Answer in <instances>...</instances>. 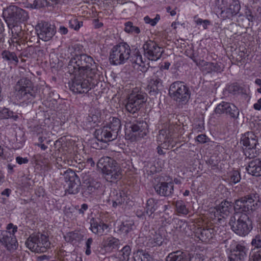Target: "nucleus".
Segmentation results:
<instances>
[{"label": "nucleus", "mask_w": 261, "mask_h": 261, "mask_svg": "<svg viewBox=\"0 0 261 261\" xmlns=\"http://www.w3.org/2000/svg\"><path fill=\"white\" fill-rule=\"evenodd\" d=\"M160 19V16L157 14L155 17L153 19L150 18L149 16H145L144 20L146 23L150 24L151 26H154Z\"/></svg>", "instance_id": "603ef678"}, {"label": "nucleus", "mask_w": 261, "mask_h": 261, "mask_svg": "<svg viewBox=\"0 0 261 261\" xmlns=\"http://www.w3.org/2000/svg\"><path fill=\"white\" fill-rule=\"evenodd\" d=\"M200 51L203 52L202 49L198 50L197 54L195 53L194 51L193 50L189 56V57L193 61L194 63H196V65L197 66L199 65V63H200L201 60H203L201 59L200 58H199V54H201Z\"/></svg>", "instance_id": "8fccbe9b"}, {"label": "nucleus", "mask_w": 261, "mask_h": 261, "mask_svg": "<svg viewBox=\"0 0 261 261\" xmlns=\"http://www.w3.org/2000/svg\"><path fill=\"white\" fill-rule=\"evenodd\" d=\"M148 124L143 120L136 121L130 123L129 128V139L131 141H137L144 138L147 134Z\"/></svg>", "instance_id": "2eb2a0df"}, {"label": "nucleus", "mask_w": 261, "mask_h": 261, "mask_svg": "<svg viewBox=\"0 0 261 261\" xmlns=\"http://www.w3.org/2000/svg\"><path fill=\"white\" fill-rule=\"evenodd\" d=\"M214 113L219 115L226 114L233 119L238 118L239 115V110L236 106L225 101H222L217 105Z\"/></svg>", "instance_id": "6ab92c4d"}, {"label": "nucleus", "mask_w": 261, "mask_h": 261, "mask_svg": "<svg viewBox=\"0 0 261 261\" xmlns=\"http://www.w3.org/2000/svg\"><path fill=\"white\" fill-rule=\"evenodd\" d=\"M260 206L259 195L252 189L245 196L234 201L233 208L235 212L250 214Z\"/></svg>", "instance_id": "f03ea898"}, {"label": "nucleus", "mask_w": 261, "mask_h": 261, "mask_svg": "<svg viewBox=\"0 0 261 261\" xmlns=\"http://www.w3.org/2000/svg\"><path fill=\"white\" fill-rule=\"evenodd\" d=\"M148 87L150 95L155 96L162 89V80L159 77L154 76L150 80Z\"/></svg>", "instance_id": "bb28decb"}, {"label": "nucleus", "mask_w": 261, "mask_h": 261, "mask_svg": "<svg viewBox=\"0 0 261 261\" xmlns=\"http://www.w3.org/2000/svg\"><path fill=\"white\" fill-rule=\"evenodd\" d=\"M255 84H256L257 85L260 86V88H258L257 89V91L259 93H261V79H256L255 81Z\"/></svg>", "instance_id": "774afa93"}, {"label": "nucleus", "mask_w": 261, "mask_h": 261, "mask_svg": "<svg viewBox=\"0 0 261 261\" xmlns=\"http://www.w3.org/2000/svg\"><path fill=\"white\" fill-rule=\"evenodd\" d=\"M83 237V236L77 231L69 232L65 236V240L71 243H73L74 241H80Z\"/></svg>", "instance_id": "a19ab883"}, {"label": "nucleus", "mask_w": 261, "mask_h": 261, "mask_svg": "<svg viewBox=\"0 0 261 261\" xmlns=\"http://www.w3.org/2000/svg\"><path fill=\"white\" fill-rule=\"evenodd\" d=\"M9 30H11L12 37L11 40L12 43L19 44V40L21 39L23 35L21 27L18 23L7 22Z\"/></svg>", "instance_id": "b1692460"}, {"label": "nucleus", "mask_w": 261, "mask_h": 261, "mask_svg": "<svg viewBox=\"0 0 261 261\" xmlns=\"http://www.w3.org/2000/svg\"><path fill=\"white\" fill-rule=\"evenodd\" d=\"M169 95L170 97L179 105H186L191 97L189 88L180 81L172 83L169 87Z\"/></svg>", "instance_id": "6e6552de"}, {"label": "nucleus", "mask_w": 261, "mask_h": 261, "mask_svg": "<svg viewBox=\"0 0 261 261\" xmlns=\"http://www.w3.org/2000/svg\"><path fill=\"white\" fill-rule=\"evenodd\" d=\"M207 137L205 135L201 134L199 135L197 138L196 140L200 143H204L207 141Z\"/></svg>", "instance_id": "052dcab7"}, {"label": "nucleus", "mask_w": 261, "mask_h": 261, "mask_svg": "<svg viewBox=\"0 0 261 261\" xmlns=\"http://www.w3.org/2000/svg\"><path fill=\"white\" fill-rule=\"evenodd\" d=\"M222 2L226 5V7L221 11L223 17L231 18L239 13L241 6L238 0H223Z\"/></svg>", "instance_id": "aec40b11"}, {"label": "nucleus", "mask_w": 261, "mask_h": 261, "mask_svg": "<svg viewBox=\"0 0 261 261\" xmlns=\"http://www.w3.org/2000/svg\"><path fill=\"white\" fill-rule=\"evenodd\" d=\"M157 201L153 198H149L147 201L146 213L150 216L157 209Z\"/></svg>", "instance_id": "ea45409f"}, {"label": "nucleus", "mask_w": 261, "mask_h": 261, "mask_svg": "<svg viewBox=\"0 0 261 261\" xmlns=\"http://www.w3.org/2000/svg\"><path fill=\"white\" fill-rule=\"evenodd\" d=\"M253 108L256 110H260L261 109V98H259L257 102L254 104Z\"/></svg>", "instance_id": "338daca9"}, {"label": "nucleus", "mask_w": 261, "mask_h": 261, "mask_svg": "<svg viewBox=\"0 0 261 261\" xmlns=\"http://www.w3.org/2000/svg\"><path fill=\"white\" fill-rule=\"evenodd\" d=\"M137 47L132 46L131 50L130 46L125 42H121L115 45L112 48L110 55V60L114 65L124 64L130 58L132 62L133 49Z\"/></svg>", "instance_id": "0eeeda50"}, {"label": "nucleus", "mask_w": 261, "mask_h": 261, "mask_svg": "<svg viewBox=\"0 0 261 261\" xmlns=\"http://www.w3.org/2000/svg\"><path fill=\"white\" fill-rule=\"evenodd\" d=\"M38 38L44 41L50 40L56 33V27L46 21H41L35 27Z\"/></svg>", "instance_id": "dca6fc26"}, {"label": "nucleus", "mask_w": 261, "mask_h": 261, "mask_svg": "<svg viewBox=\"0 0 261 261\" xmlns=\"http://www.w3.org/2000/svg\"><path fill=\"white\" fill-rule=\"evenodd\" d=\"M33 5L37 9L47 6L46 0H35Z\"/></svg>", "instance_id": "6e6d98bb"}, {"label": "nucleus", "mask_w": 261, "mask_h": 261, "mask_svg": "<svg viewBox=\"0 0 261 261\" xmlns=\"http://www.w3.org/2000/svg\"><path fill=\"white\" fill-rule=\"evenodd\" d=\"M6 16V22L18 23L26 21L28 18V13L16 6H10L4 12Z\"/></svg>", "instance_id": "f8f14e48"}, {"label": "nucleus", "mask_w": 261, "mask_h": 261, "mask_svg": "<svg viewBox=\"0 0 261 261\" xmlns=\"http://www.w3.org/2000/svg\"><path fill=\"white\" fill-rule=\"evenodd\" d=\"M131 253V248L129 246L125 245L119 252L118 257L120 261H128Z\"/></svg>", "instance_id": "4c0bfd02"}, {"label": "nucleus", "mask_w": 261, "mask_h": 261, "mask_svg": "<svg viewBox=\"0 0 261 261\" xmlns=\"http://www.w3.org/2000/svg\"><path fill=\"white\" fill-rule=\"evenodd\" d=\"M15 95L22 105L31 103L35 97L31 81L27 78L19 80L15 86Z\"/></svg>", "instance_id": "423d86ee"}, {"label": "nucleus", "mask_w": 261, "mask_h": 261, "mask_svg": "<svg viewBox=\"0 0 261 261\" xmlns=\"http://www.w3.org/2000/svg\"><path fill=\"white\" fill-rule=\"evenodd\" d=\"M126 199V196L123 191H120L117 193L112 199L113 207L116 208L117 206L122 205L124 203Z\"/></svg>", "instance_id": "e433bc0d"}, {"label": "nucleus", "mask_w": 261, "mask_h": 261, "mask_svg": "<svg viewBox=\"0 0 261 261\" xmlns=\"http://www.w3.org/2000/svg\"><path fill=\"white\" fill-rule=\"evenodd\" d=\"M1 57L4 62L8 65H17L19 60L16 54L14 51L5 49L1 53Z\"/></svg>", "instance_id": "cd10ccee"}, {"label": "nucleus", "mask_w": 261, "mask_h": 261, "mask_svg": "<svg viewBox=\"0 0 261 261\" xmlns=\"http://www.w3.org/2000/svg\"><path fill=\"white\" fill-rule=\"evenodd\" d=\"M166 261H188V258L185 253L177 251L169 253Z\"/></svg>", "instance_id": "72a5a7b5"}, {"label": "nucleus", "mask_w": 261, "mask_h": 261, "mask_svg": "<svg viewBox=\"0 0 261 261\" xmlns=\"http://www.w3.org/2000/svg\"><path fill=\"white\" fill-rule=\"evenodd\" d=\"M88 208V205L86 203L82 204L81 208L79 209V213L82 215H84L85 212Z\"/></svg>", "instance_id": "0e129e2a"}, {"label": "nucleus", "mask_w": 261, "mask_h": 261, "mask_svg": "<svg viewBox=\"0 0 261 261\" xmlns=\"http://www.w3.org/2000/svg\"><path fill=\"white\" fill-rule=\"evenodd\" d=\"M241 142L246 147L244 152L247 157L253 158L258 153L260 146L258 143V138L253 132L245 133L241 138Z\"/></svg>", "instance_id": "9d476101"}, {"label": "nucleus", "mask_w": 261, "mask_h": 261, "mask_svg": "<svg viewBox=\"0 0 261 261\" xmlns=\"http://www.w3.org/2000/svg\"><path fill=\"white\" fill-rule=\"evenodd\" d=\"M16 162L20 165L22 164H27L29 162V160L27 159V158H22L20 156H17L16 158Z\"/></svg>", "instance_id": "680f3d73"}, {"label": "nucleus", "mask_w": 261, "mask_h": 261, "mask_svg": "<svg viewBox=\"0 0 261 261\" xmlns=\"http://www.w3.org/2000/svg\"><path fill=\"white\" fill-rule=\"evenodd\" d=\"M100 184L95 181H90L83 186L82 194L85 197H88L99 187Z\"/></svg>", "instance_id": "7c9ffc66"}, {"label": "nucleus", "mask_w": 261, "mask_h": 261, "mask_svg": "<svg viewBox=\"0 0 261 261\" xmlns=\"http://www.w3.org/2000/svg\"><path fill=\"white\" fill-rule=\"evenodd\" d=\"M248 173L254 176H261V161L255 159L250 161L246 167Z\"/></svg>", "instance_id": "c85d7f7f"}, {"label": "nucleus", "mask_w": 261, "mask_h": 261, "mask_svg": "<svg viewBox=\"0 0 261 261\" xmlns=\"http://www.w3.org/2000/svg\"><path fill=\"white\" fill-rule=\"evenodd\" d=\"M133 50L132 62L142 67L143 69L141 70L143 72H146L149 66H147V67L145 66L144 61L143 60V58L139 49L138 47H136Z\"/></svg>", "instance_id": "2f4dec72"}, {"label": "nucleus", "mask_w": 261, "mask_h": 261, "mask_svg": "<svg viewBox=\"0 0 261 261\" xmlns=\"http://www.w3.org/2000/svg\"><path fill=\"white\" fill-rule=\"evenodd\" d=\"M121 126L120 119L116 117L110 118L108 124L95 130V137L101 142L112 141L117 138Z\"/></svg>", "instance_id": "39448f33"}, {"label": "nucleus", "mask_w": 261, "mask_h": 261, "mask_svg": "<svg viewBox=\"0 0 261 261\" xmlns=\"http://www.w3.org/2000/svg\"><path fill=\"white\" fill-rule=\"evenodd\" d=\"M251 245L254 247V249L261 248L260 237L259 236H255L251 241Z\"/></svg>", "instance_id": "864d4df0"}, {"label": "nucleus", "mask_w": 261, "mask_h": 261, "mask_svg": "<svg viewBox=\"0 0 261 261\" xmlns=\"http://www.w3.org/2000/svg\"><path fill=\"white\" fill-rule=\"evenodd\" d=\"M93 240L92 238H89L87 239L85 243L86 251L85 253L87 255H89L91 253V246L93 245Z\"/></svg>", "instance_id": "5fc2aeb1"}, {"label": "nucleus", "mask_w": 261, "mask_h": 261, "mask_svg": "<svg viewBox=\"0 0 261 261\" xmlns=\"http://www.w3.org/2000/svg\"><path fill=\"white\" fill-rule=\"evenodd\" d=\"M134 258L135 261H152L151 255L145 250H138L134 253Z\"/></svg>", "instance_id": "f704fd0d"}, {"label": "nucleus", "mask_w": 261, "mask_h": 261, "mask_svg": "<svg viewBox=\"0 0 261 261\" xmlns=\"http://www.w3.org/2000/svg\"><path fill=\"white\" fill-rule=\"evenodd\" d=\"M104 246L111 249H118L120 241L118 239L110 236L103 239Z\"/></svg>", "instance_id": "c9c22d12"}, {"label": "nucleus", "mask_w": 261, "mask_h": 261, "mask_svg": "<svg viewBox=\"0 0 261 261\" xmlns=\"http://www.w3.org/2000/svg\"><path fill=\"white\" fill-rule=\"evenodd\" d=\"M164 240V237L160 230L152 229L149 230L146 237V246L148 247L160 246L162 245Z\"/></svg>", "instance_id": "4be33fe9"}, {"label": "nucleus", "mask_w": 261, "mask_h": 261, "mask_svg": "<svg viewBox=\"0 0 261 261\" xmlns=\"http://www.w3.org/2000/svg\"><path fill=\"white\" fill-rule=\"evenodd\" d=\"M232 204L231 202L227 200H223L221 203L217 205L216 208V212L220 214V216L223 218L228 216L232 211Z\"/></svg>", "instance_id": "393cba45"}, {"label": "nucleus", "mask_w": 261, "mask_h": 261, "mask_svg": "<svg viewBox=\"0 0 261 261\" xmlns=\"http://www.w3.org/2000/svg\"><path fill=\"white\" fill-rule=\"evenodd\" d=\"M70 74H86L91 79L96 74L97 69L93 58L86 54L76 55L70 60L68 65Z\"/></svg>", "instance_id": "f257e3e1"}, {"label": "nucleus", "mask_w": 261, "mask_h": 261, "mask_svg": "<svg viewBox=\"0 0 261 261\" xmlns=\"http://www.w3.org/2000/svg\"><path fill=\"white\" fill-rule=\"evenodd\" d=\"M18 118V116L16 114L8 109L5 108L0 110V119L12 118L14 120H16Z\"/></svg>", "instance_id": "58836bf2"}, {"label": "nucleus", "mask_w": 261, "mask_h": 261, "mask_svg": "<svg viewBox=\"0 0 261 261\" xmlns=\"http://www.w3.org/2000/svg\"><path fill=\"white\" fill-rule=\"evenodd\" d=\"M229 225L232 230L240 236H245L252 229V222L245 213L235 212L229 219Z\"/></svg>", "instance_id": "20e7f679"}, {"label": "nucleus", "mask_w": 261, "mask_h": 261, "mask_svg": "<svg viewBox=\"0 0 261 261\" xmlns=\"http://www.w3.org/2000/svg\"><path fill=\"white\" fill-rule=\"evenodd\" d=\"M125 28L124 30L128 33L132 34H138L140 33V30L139 27L134 26L131 21H127L124 24Z\"/></svg>", "instance_id": "37998d69"}, {"label": "nucleus", "mask_w": 261, "mask_h": 261, "mask_svg": "<svg viewBox=\"0 0 261 261\" xmlns=\"http://www.w3.org/2000/svg\"><path fill=\"white\" fill-rule=\"evenodd\" d=\"M198 66L206 73L212 72V62H207L202 60L200 63H199Z\"/></svg>", "instance_id": "de8ad7c7"}, {"label": "nucleus", "mask_w": 261, "mask_h": 261, "mask_svg": "<svg viewBox=\"0 0 261 261\" xmlns=\"http://www.w3.org/2000/svg\"><path fill=\"white\" fill-rule=\"evenodd\" d=\"M247 18L249 21L253 22L256 19V15L253 14V12L250 9H247L245 12Z\"/></svg>", "instance_id": "13d9d810"}, {"label": "nucleus", "mask_w": 261, "mask_h": 261, "mask_svg": "<svg viewBox=\"0 0 261 261\" xmlns=\"http://www.w3.org/2000/svg\"><path fill=\"white\" fill-rule=\"evenodd\" d=\"M252 257L253 261H261V250L255 252Z\"/></svg>", "instance_id": "e2e57ef3"}, {"label": "nucleus", "mask_w": 261, "mask_h": 261, "mask_svg": "<svg viewBox=\"0 0 261 261\" xmlns=\"http://www.w3.org/2000/svg\"><path fill=\"white\" fill-rule=\"evenodd\" d=\"M69 27L77 31L83 25V21H79L76 17H73L69 21Z\"/></svg>", "instance_id": "49530a36"}, {"label": "nucleus", "mask_w": 261, "mask_h": 261, "mask_svg": "<svg viewBox=\"0 0 261 261\" xmlns=\"http://www.w3.org/2000/svg\"><path fill=\"white\" fill-rule=\"evenodd\" d=\"M91 230L92 231L98 235H102L108 229V226L101 221H98L97 220L92 218L90 220Z\"/></svg>", "instance_id": "a878e982"}, {"label": "nucleus", "mask_w": 261, "mask_h": 261, "mask_svg": "<svg viewBox=\"0 0 261 261\" xmlns=\"http://www.w3.org/2000/svg\"><path fill=\"white\" fill-rule=\"evenodd\" d=\"M74 77L71 83H69V88L74 93H86L91 89L89 80L87 79L84 74H74Z\"/></svg>", "instance_id": "4468645a"}, {"label": "nucleus", "mask_w": 261, "mask_h": 261, "mask_svg": "<svg viewBox=\"0 0 261 261\" xmlns=\"http://www.w3.org/2000/svg\"><path fill=\"white\" fill-rule=\"evenodd\" d=\"M143 49L144 56L151 61L160 59L164 52L156 42L151 40L146 41L143 45Z\"/></svg>", "instance_id": "f3484780"}, {"label": "nucleus", "mask_w": 261, "mask_h": 261, "mask_svg": "<svg viewBox=\"0 0 261 261\" xmlns=\"http://www.w3.org/2000/svg\"><path fill=\"white\" fill-rule=\"evenodd\" d=\"M65 145V142L63 138H60L56 140L54 143V147L56 149V151L60 152L61 149L64 147Z\"/></svg>", "instance_id": "3c124183"}, {"label": "nucleus", "mask_w": 261, "mask_h": 261, "mask_svg": "<svg viewBox=\"0 0 261 261\" xmlns=\"http://www.w3.org/2000/svg\"><path fill=\"white\" fill-rule=\"evenodd\" d=\"M58 32L61 35H66L68 33V31L67 28L64 26L61 25L58 30Z\"/></svg>", "instance_id": "69168bd1"}, {"label": "nucleus", "mask_w": 261, "mask_h": 261, "mask_svg": "<svg viewBox=\"0 0 261 261\" xmlns=\"http://www.w3.org/2000/svg\"><path fill=\"white\" fill-rule=\"evenodd\" d=\"M64 178L66 182L65 191L69 194H75L80 191L81 181L80 178L72 170L68 169L63 174Z\"/></svg>", "instance_id": "ddd939ff"}, {"label": "nucleus", "mask_w": 261, "mask_h": 261, "mask_svg": "<svg viewBox=\"0 0 261 261\" xmlns=\"http://www.w3.org/2000/svg\"><path fill=\"white\" fill-rule=\"evenodd\" d=\"M223 70V67L218 63L212 62V72H220Z\"/></svg>", "instance_id": "bf43d9fd"}, {"label": "nucleus", "mask_w": 261, "mask_h": 261, "mask_svg": "<svg viewBox=\"0 0 261 261\" xmlns=\"http://www.w3.org/2000/svg\"><path fill=\"white\" fill-rule=\"evenodd\" d=\"M230 255L232 259H236L237 261H244L246 258V248L244 246L238 245Z\"/></svg>", "instance_id": "c756f323"}, {"label": "nucleus", "mask_w": 261, "mask_h": 261, "mask_svg": "<svg viewBox=\"0 0 261 261\" xmlns=\"http://www.w3.org/2000/svg\"><path fill=\"white\" fill-rule=\"evenodd\" d=\"M134 223L130 221H125L122 223L119 227V230L122 232L127 233L133 228Z\"/></svg>", "instance_id": "c03bdc74"}, {"label": "nucleus", "mask_w": 261, "mask_h": 261, "mask_svg": "<svg viewBox=\"0 0 261 261\" xmlns=\"http://www.w3.org/2000/svg\"><path fill=\"white\" fill-rule=\"evenodd\" d=\"M97 166L102 171L107 181L113 182L121 178L120 167L114 159L109 156L101 158L97 163Z\"/></svg>", "instance_id": "7ed1b4c3"}, {"label": "nucleus", "mask_w": 261, "mask_h": 261, "mask_svg": "<svg viewBox=\"0 0 261 261\" xmlns=\"http://www.w3.org/2000/svg\"><path fill=\"white\" fill-rule=\"evenodd\" d=\"M4 31V24L2 19L0 18V47H1L3 45V43H4L5 40L4 35L3 33Z\"/></svg>", "instance_id": "4d7b16f0"}, {"label": "nucleus", "mask_w": 261, "mask_h": 261, "mask_svg": "<svg viewBox=\"0 0 261 261\" xmlns=\"http://www.w3.org/2000/svg\"><path fill=\"white\" fill-rule=\"evenodd\" d=\"M176 211L178 214L186 215L189 211L185 203L182 200L176 201L175 203Z\"/></svg>", "instance_id": "79ce46f5"}, {"label": "nucleus", "mask_w": 261, "mask_h": 261, "mask_svg": "<svg viewBox=\"0 0 261 261\" xmlns=\"http://www.w3.org/2000/svg\"><path fill=\"white\" fill-rule=\"evenodd\" d=\"M241 180L240 172L237 170H233L230 172L228 176V181L231 184H237Z\"/></svg>", "instance_id": "a18cd8bd"}, {"label": "nucleus", "mask_w": 261, "mask_h": 261, "mask_svg": "<svg viewBox=\"0 0 261 261\" xmlns=\"http://www.w3.org/2000/svg\"><path fill=\"white\" fill-rule=\"evenodd\" d=\"M147 100V95L142 92H138L136 93L134 91L131 93L127 98V101L125 105L126 111L133 114L138 112Z\"/></svg>", "instance_id": "9b49d317"}, {"label": "nucleus", "mask_w": 261, "mask_h": 261, "mask_svg": "<svg viewBox=\"0 0 261 261\" xmlns=\"http://www.w3.org/2000/svg\"><path fill=\"white\" fill-rule=\"evenodd\" d=\"M25 244L30 250L37 253L45 252L50 245L48 237L40 233L30 235Z\"/></svg>", "instance_id": "1a4fd4ad"}, {"label": "nucleus", "mask_w": 261, "mask_h": 261, "mask_svg": "<svg viewBox=\"0 0 261 261\" xmlns=\"http://www.w3.org/2000/svg\"><path fill=\"white\" fill-rule=\"evenodd\" d=\"M154 190L159 195L163 196H169L173 192L174 185L172 182H162L154 186Z\"/></svg>", "instance_id": "5701e85b"}, {"label": "nucleus", "mask_w": 261, "mask_h": 261, "mask_svg": "<svg viewBox=\"0 0 261 261\" xmlns=\"http://www.w3.org/2000/svg\"><path fill=\"white\" fill-rule=\"evenodd\" d=\"M157 142L158 144L161 145L164 149H168L170 147H173L176 142L174 141L171 134L169 130L161 129L159 131L157 136Z\"/></svg>", "instance_id": "412c9836"}, {"label": "nucleus", "mask_w": 261, "mask_h": 261, "mask_svg": "<svg viewBox=\"0 0 261 261\" xmlns=\"http://www.w3.org/2000/svg\"><path fill=\"white\" fill-rule=\"evenodd\" d=\"M63 261H82V259L81 257H79L76 254L69 253L64 256Z\"/></svg>", "instance_id": "09e8293b"}, {"label": "nucleus", "mask_w": 261, "mask_h": 261, "mask_svg": "<svg viewBox=\"0 0 261 261\" xmlns=\"http://www.w3.org/2000/svg\"><path fill=\"white\" fill-rule=\"evenodd\" d=\"M197 233L199 239L203 242H208L215 236L214 229L211 228L200 229Z\"/></svg>", "instance_id": "473e14b6"}, {"label": "nucleus", "mask_w": 261, "mask_h": 261, "mask_svg": "<svg viewBox=\"0 0 261 261\" xmlns=\"http://www.w3.org/2000/svg\"><path fill=\"white\" fill-rule=\"evenodd\" d=\"M6 229L8 230L12 229V230L11 232L4 231L5 234H4V239L1 243L5 246L8 250L13 252L18 247V243L14 235L17 231V227L12 223H9L7 226Z\"/></svg>", "instance_id": "a211bd4d"}]
</instances>
